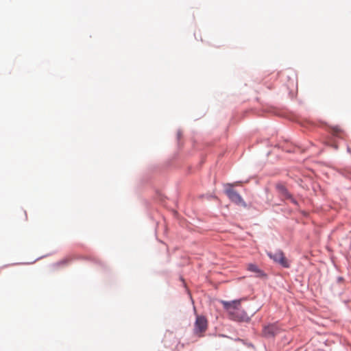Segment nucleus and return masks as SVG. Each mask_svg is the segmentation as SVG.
<instances>
[{
  "instance_id": "nucleus-3",
  "label": "nucleus",
  "mask_w": 351,
  "mask_h": 351,
  "mask_svg": "<svg viewBox=\"0 0 351 351\" xmlns=\"http://www.w3.org/2000/svg\"><path fill=\"white\" fill-rule=\"evenodd\" d=\"M207 328V319L204 316L197 315L194 324V333L199 337H202Z\"/></svg>"
},
{
  "instance_id": "nucleus-6",
  "label": "nucleus",
  "mask_w": 351,
  "mask_h": 351,
  "mask_svg": "<svg viewBox=\"0 0 351 351\" xmlns=\"http://www.w3.org/2000/svg\"><path fill=\"white\" fill-rule=\"evenodd\" d=\"M281 329L276 324H269L263 328V334L267 337H273L280 332Z\"/></svg>"
},
{
  "instance_id": "nucleus-2",
  "label": "nucleus",
  "mask_w": 351,
  "mask_h": 351,
  "mask_svg": "<svg viewBox=\"0 0 351 351\" xmlns=\"http://www.w3.org/2000/svg\"><path fill=\"white\" fill-rule=\"evenodd\" d=\"M241 182H237L233 184L228 183L225 185V191L229 199L237 204H244L241 196L233 189V186L241 184Z\"/></svg>"
},
{
  "instance_id": "nucleus-5",
  "label": "nucleus",
  "mask_w": 351,
  "mask_h": 351,
  "mask_svg": "<svg viewBox=\"0 0 351 351\" xmlns=\"http://www.w3.org/2000/svg\"><path fill=\"white\" fill-rule=\"evenodd\" d=\"M276 189L282 199H289L293 204H298L297 201L292 197L282 184L278 183L276 185Z\"/></svg>"
},
{
  "instance_id": "nucleus-4",
  "label": "nucleus",
  "mask_w": 351,
  "mask_h": 351,
  "mask_svg": "<svg viewBox=\"0 0 351 351\" xmlns=\"http://www.w3.org/2000/svg\"><path fill=\"white\" fill-rule=\"evenodd\" d=\"M269 257L272 259L274 262L280 264L285 268L289 267L290 265L289 261L285 256L284 253L281 250H278L276 252H267Z\"/></svg>"
},
{
  "instance_id": "nucleus-7",
  "label": "nucleus",
  "mask_w": 351,
  "mask_h": 351,
  "mask_svg": "<svg viewBox=\"0 0 351 351\" xmlns=\"http://www.w3.org/2000/svg\"><path fill=\"white\" fill-rule=\"evenodd\" d=\"M248 269L251 271L256 272L257 274H261L262 271L260 270L256 265L250 264L248 265Z\"/></svg>"
},
{
  "instance_id": "nucleus-1",
  "label": "nucleus",
  "mask_w": 351,
  "mask_h": 351,
  "mask_svg": "<svg viewBox=\"0 0 351 351\" xmlns=\"http://www.w3.org/2000/svg\"><path fill=\"white\" fill-rule=\"evenodd\" d=\"M242 299L230 302L221 301L223 308L228 313L230 319L235 321H247V315L241 309Z\"/></svg>"
}]
</instances>
